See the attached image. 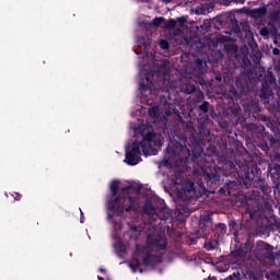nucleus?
<instances>
[{"label": "nucleus", "instance_id": "1", "mask_svg": "<svg viewBox=\"0 0 280 280\" xmlns=\"http://www.w3.org/2000/svg\"><path fill=\"white\" fill-rule=\"evenodd\" d=\"M121 182L114 179L110 182L109 191L110 195L106 196V208L109 211L107 213L108 220H113L116 215H124V213H129L135 209V202L132 196H130V186H125L121 188L119 194V185Z\"/></svg>", "mask_w": 280, "mask_h": 280}, {"label": "nucleus", "instance_id": "2", "mask_svg": "<svg viewBox=\"0 0 280 280\" xmlns=\"http://www.w3.org/2000/svg\"><path fill=\"white\" fill-rule=\"evenodd\" d=\"M170 62L167 60L161 61L159 66L154 68L153 71L149 72L145 75V81L140 82V91L141 93H145V91H152V88L156 86L163 93L170 91V68L167 65Z\"/></svg>", "mask_w": 280, "mask_h": 280}, {"label": "nucleus", "instance_id": "3", "mask_svg": "<svg viewBox=\"0 0 280 280\" xmlns=\"http://www.w3.org/2000/svg\"><path fill=\"white\" fill-rule=\"evenodd\" d=\"M159 135L154 131L147 132L142 141L133 142L132 149L130 151H126V160L125 163L127 165H139L141 163V150L144 156L150 155V150H152V145H159Z\"/></svg>", "mask_w": 280, "mask_h": 280}, {"label": "nucleus", "instance_id": "4", "mask_svg": "<svg viewBox=\"0 0 280 280\" xmlns=\"http://www.w3.org/2000/svg\"><path fill=\"white\" fill-rule=\"evenodd\" d=\"M246 130L252 133L254 141L258 143L262 152L268 153L277 144L275 136L266 132V127L261 124L249 122L246 125Z\"/></svg>", "mask_w": 280, "mask_h": 280}, {"label": "nucleus", "instance_id": "5", "mask_svg": "<svg viewBox=\"0 0 280 280\" xmlns=\"http://www.w3.org/2000/svg\"><path fill=\"white\" fill-rule=\"evenodd\" d=\"M277 86V78L275 77V73H272V69H267V72L265 77L261 79V88H260V94L259 97L262 100V102L266 104L272 95H275V92L272 91V88Z\"/></svg>", "mask_w": 280, "mask_h": 280}, {"label": "nucleus", "instance_id": "6", "mask_svg": "<svg viewBox=\"0 0 280 280\" xmlns=\"http://www.w3.org/2000/svg\"><path fill=\"white\" fill-rule=\"evenodd\" d=\"M259 168L255 162H245V165L242 166L241 172L238 173L245 187H250V185H253V180H255Z\"/></svg>", "mask_w": 280, "mask_h": 280}, {"label": "nucleus", "instance_id": "7", "mask_svg": "<svg viewBox=\"0 0 280 280\" xmlns=\"http://www.w3.org/2000/svg\"><path fill=\"white\" fill-rule=\"evenodd\" d=\"M247 88H246V81L242 80V77L235 78V86H232L229 91V94L234 97V100H240L243 95H246Z\"/></svg>", "mask_w": 280, "mask_h": 280}, {"label": "nucleus", "instance_id": "8", "mask_svg": "<svg viewBox=\"0 0 280 280\" xmlns=\"http://www.w3.org/2000/svg\"><path fill=\"white\" fill-rule=\"evenodd\" d=\"M147 244L149 246H153V248H158V250H165V248H167V237L163 235H158V236L148 235Z\"/></svg>", "mask_w": 280, "mask_h": 280}, {"label": "nucleus", "instance_id": "9", "mask_svg": "<svg viewBox=\"0 0 280 280\" xmlns=\"http://www.w3.org/2000/svg\"><path fill=\"white\" fill-rule=\"evenodd\" d=\"M257 250L264 259H275V247L264 241L257 243Z\"/></svg>", "mask_w": 280, "mask_h": 280}, {"label": "nucleus", "instance_id": "10", "mask_svg": "<svg viewBox=\"0 0 280 280\" xmlns=\"http://www.w3.org/2000/svg\"><path fill=\"white\" fill-rule=\"evenodd\" d=\"M162 261L163 257L147 253L142 258V266L149 268V266H156V264H162Z\"/></svg>", "mask_w": 280, "mask_h": 280}, {"label": "nucleus", "instance_id": "11", "mask_svg": "<svg viewBox=\"0 0 280 280\" xmlns=\"http://www.w3.org/2000/svg\"><path fill=\"white\" fill-rule=\"evenodd\" d=\"M267 14H268V7L266 5L249 10V16L255 21L266 19Z\"/></svg>", "mask_w": 280, "mask_h": 280}, {"label": "nucleus", "instance_id": "12", "mask_svg": "<svg viewBox=\"0 0 280 280\" xmlns=\"http://www.w3.org/2000/svg\"><path fill=\"white\" fill-rule=\"evenodd\" d=\"M268 174H269L272 183H275L276 185H279V183H280V164H275V165L269 164Z\"/></svg>", "mask_w": 280, "mask_h": 280}, {"label": "nucleus", "instance_id": "13", "mask_svg": "<svg viewBox=\"0 0 280 280\" xmlns=\"http://www.w3.org/2000/svg\"><path fill=\"white\" fill-rule=\"evenodd\" d=\"M185 150H187V148L183 147L179 142H175L174 145L166 148V152L171 154V156H180Z\"/></svg>", "mask_w": 280, "mask_h": 280}, {"label": "nucleus", "instance_id": "14", "mask_svg": "<svg viewBox=\"0 0 280 280\" xmlns=\"http://www.w3.org/2000/svg\"><path fill=\"white\" fill-rule=\"evenodd\" d=\"M165 112H164V117H178V119H183L180 116V112L176 108V106L172 103H166L165 105Z\"/></svg>", "mask_w": 280, "mask_h": 280}, {"label": "nucleus", "instance_id": "15", "mask_svg": "<svg viewBox=\"0 0 280 280\" xmlns=\"http://www.w3.org/2000/svg\"><path fill=\"white\" fill-rule=\"evenodd\" d=\"M159 209L152 205V201H147L143 206V213L147 215H156L159 213Z\"/></svg>", "mask_w": 280, "mask_h": 280}, {"label": "nucleus", "instance_id": "16", "mask_svg": "<svg viewBox=\"0 0 280 280\" xmlns=\"http://www.w3.org/2000/svg\"><path fill=\"white\" fill-rule=\"evenodd\" d=\"M203 177L207 180V183H210L211 185H218L220 183V174L218 173H203Z\"/></svg>", "mask_w": 280, "mask_h": 280}, {"label": "nucleus", "instance_id": "17", "mask_svg": "<svg viewBox=\"0 0 280 280\" xmlns=\"http://www.w3.org/2000/svg\"><path fill=\"white\" fill-rule=\"evenodd\" d=\"M159 220L162 222H167L170 218H172V212L167 210L166 208H160L158 211V214H155Z\"/></svg>", "mask_w": 280, "mask_h": 280}, {"label": "nucleus", "instance_id": "18", "mask_svg": "<svg viewBox=\"0 0 280 280\" xmlns=\"http://www.w3.org/2000/svg\"><path fill=\"white\" fill-rule=\"evenodd\" d=\"M182 189L184 194H196V185L191 180L186 182Z\"/></svg>", "mask_w": 280, "mask_h": 280}, {"label": "nucleus", "instance_id": "19", "mask_svg": "<svg viewBox=\"0 0 280 280\" xmlns=\"http://www.w3.org/2000/svg\"><path fill=\"white\" fill-rule=\"evenodd\" d=\"M205 67H207V63H205V61L202 59H197L195 61V69H196V71H198V73L200 75H202V73H205Z\"/></svg>", "mask_w": 280, "mask_h": 280}, {"label": "nucleus", "instance_id": "20", "mask_svg": "<svg viewBox=\"0 0 280 280\" xmlns=\"http://www.w3.org/2000/svg\"><path fill=\"white\" fill-rule=\"evenodd\" d=\"M222 74L224 84H231V81L233 80V72H231V70H223Z\"/></svg>", "mask_w": 280, "mask_h": 280}, {"label": "nucleus", "instance_id": "21", "mask_svg": "<svg viewBox=\"0 0 280 280\" xmlns=\"http://www.w3.org/2000/svg\"><path fill=\"white\" fill-rule=\"evenodd\" d=\"M211 222V217L210 215H205L199 220V229L205 231L207 224Z\"/></svg>", "mask_w": 280, "mask_h": 280}, {"label": "nucleus", "instance_id": "22", "mask_svg": "<svg viewBox=\"0 0 280 280\" xmlns=\"http://www.w3.org/2000/svg\"><path fill=\"white\" fill-rule=\"evenodd\" d=\"M149 117L153 119H159V106H152L148 109Z\"/></svg>", "mask_w": 280, "mask_h": 280}, {"label": "nucleus", "instance_id": "23", "mask_svg": "<svg viewBox=\"0 0 280 280\" xmlns=\"http://www.w3.org/2000/svg\"><path fill=\"white\" fill-rule=\"evenodd\" d=\"M215 233L219 235H225L226 234V224L224 223H218L214 228Z\"/></svg>", "mask_w": 280, "mask_h": 280}, {"label": "nucleus", "instance_id": "24", "mask_svg": "<svg viewBox=\"0 0 280 280\" xmlns=\"http://www.w3.org/2000/svg\"><path fill=\"white\" fill-rule=\"evenodd\" d=\"M215 246H218V241H208L205 243L206 250H215Z\"/></svg>", "mask_w": 280, "mask_h": 280}, {"label": "nucleus", "instance_id": "25", "mask_svg": "<svg viewBox=\"0 0 280 280\" xmlns=\"http://www.w3.org/2000/svg\"><path fill=\"white\" fill-rule=\"evenodd\" d=\"M221 5H231V3H246V0H220Z\"/></svg>", "mask_w": 280, "mask_h": 280}, {"label": "nucleus", "instance_id": "26", "mask_svg": "<svg viewBox=\"0 0 280 280\" xmlns=\"http://www.w3.org/2000/svg\"><path fill=\"white\" fill-rule=\"evenodd\" d=\"M174 27H176V20H174V19H170L164 24L165 30H174Z\"/></svg>", "mask_w": 280, "mask_h": 280}, {"label": "nucleus", "instance_id": "27", "mask_svg": "<svg viewBox=\"0 0 280 280\" xmlns=\"http://www.w3.org/2000/svg\"><path fill=\"white\" fill-rule=\"evenodd\" d=\"M209 106L210 103L208 101H205L201 105H199V110L203 113V115H207V113H209Z\"/></svg>", "mask_w": 280, "mask_h": 280}, {"label": "nucleus", "instance_id": "28", "mask_svg": "<svg viewBox=\"0 0 280 280\" xmlns=\"http://www.w3.org/2000/svg\"><path fill=\"white\" fill-rule=\"evenodd\" d=\"M141 262H139V260H137L136 264H130L129 268H131V270H133V272H137V270H139L140 273H143V269L140 268Z\"/></svg>", "mask_w": 280, "mask_h": 280}, {"label": "nucleus", "instance_id": "29", "mask_svg": "<svg viewBox=\"0 0 280 280\" xmlns=\"http://www.w3.org/2000/svg\"><path fill=\"white\" fill-rule=\"evenodd\" d=\"M183 89L185 95H191L196 91V85H186Z\"/></svg>", "mask_w": 280, "mask_h": 280}, {"label": "nucleus", "instance_id": "30", "mask_svg": "<svg viewBox=\"0 0 280 280\" xmlns=\"http://www.w3.org/2000/svg\"><path fill=\"white\" fill-rule=\"evenodd\" d=\"M261 121H265L267 128H272V121L266 115L260 116Z\"/></svg>", "mask_w": 280, "mask_h": 280}, {"label": "nucleus", "instance_id": "31", "mask_svg": "<svg viewBox=\"0 0 280 280\" xmlns=\"http://www.w3.org/2000/svg\"><path fill=\"white\" fill-rule=\"evenodd\" d=\"M259 34L260 36H270V34L272 35L269 26L260 28Z\"/></svg>", "mask_w": 280, "mask_h": 280}, {"label": "nucleus", "instance_id": "32", "mask_svg": "<svg viewBox=\"0 0 280 280\" xmlns=\"http://www.w3.org/2000/svg\"><path fill=\"white\" fill-rule=\"evenodd\" d=\"M165 22V18H154L153 19V25L154 27H159V25H161L162 23Z\"/></svg>", "mask_w": 280, "mask_h": 280}, {"label": "nucleus", "instance_id": "33", "mask_svg": "<svg viewBox=\"0 0 280 280\" xmlns=\"http://www.w3.org/2000/svg\"><path fill=\"white\" fill-rule=\"evenodd\" d=\"M176 23H178L179 27H185V23H187V19H185V16L177 18Z\"/></svg>", "mask_w": 280, "mask_h": 280}, {"label": "nucleus", "instance_id": "34", "mask_svg": "<svg viewBox=\"0 0 280 280\" xmlns=\"http://www.w3.org/2000/svg\"><path fill=\"white\" fill-rule=\"evenodd\" d=\"M160 47L161 49H170V43L166 39H161Z\"/></svg>", "mask_w": 280, "mask_h": 280}, {"label": "nucleus", "instance_id": "35", "mask_svg": "<svg viewBox=\"0 0 280 280\" xmlns=\"http://www.w3.org/2000/svg\"><path fill=\"white\" fill-rule=\"evenodd\" d=\"M213 75H214V80H217V82H222V80H224L222 72L214 71Z\"/></svg>", "mask_w": 280, "mask_h": 280}, {"label": "nucleus", "instance_id": "36", "mask_svg": "<svg viewBox=\"0 0 280 280\" xmlns=\"http://www.w3.org/2000/svg\"><path fill=\"white\" fill-rule=\"evenodd\" d=\"M225 280H240V272L230 275Z\"/></svg>", "mask_w": 280, "mask_h": 280}, {"label": "nucleus", "instance_id": "37", "mask_svg": "<svg viewBox=\"0 0 280 280\" xmlns=\"http://www.w3.org/2000/svg\"><path fill=\"white\" fill-rule=\"evenodd\" d=\"M232 32H234V34H242V28H240V26L237 24H235L232 27Z\"/></svg>", "mask_w": 280, "mask_h": 280}, {"label": "nucleus", "instance_id": "38", "mask_svg": "<svg viewBox=\"0 0 280 280\" xmlns=\"http://www.w3.org/2000/svg\"><path fill=\"white\" fill-rule=\"evenodd\" d=\"M180 213H189V206L185 205L182 208H179Z\"/></svg>", "mask_w": 280, "mask_h": 280}, {"label": "nucleus", "instance_id": "39", "mask_svg": "<svg viewBox=\"0 0 280 280\" xmlns=\"http://www.w3.org/2000/svg\"><path fill=\"white\" fill-rule=\"evenodd\" d=\"M237 226V222L235 220H232L229 222L230 231H233Z\"/></svg>", "mask_w": 280, "mask_h": 280}, {"label": "nucleus", "instance_id": "40", "mask_svg": "<svg viewBox=\"0 0 280 280\" xmlns=\"http://www.w3.org/2000/svg\"><path fill=\"white\" fill-rule=\"evenodd\" d=\"M248 45L252 47V49H255V47H257V42H255V39L252 38V40L248 42Z\"/></svg>", "mask_w": 280, "mask_h": 280}, {"label": "nucleus", "instance_id": "41", "mask_svg": "<svg viewBox=\"0 0 280 280\" xmlns=\"http://www.w3.org/2000/svg\"><path fill=\"white\" fill-rule=\"evenodd\" d=\"M273 226H276V229H277L278 231H280V220H279V219H275Z\"/></svg>", "mask_w": 280, "mask_h": 280}, {"label": "nucleus", "instance_id": "42", "mask_svg": "<svg viewBox=\"0 0 280 280\" xmlns=\"http://www.w3.org/2000/svg\"><path fill=\"white\" fill-rule=\"evenodd\" d=\"M130 231H132V233H139V228L137 225H130Z\"/></svg>", "mask_w": 280, "mask_h": 280}, {"label": "nucleus", "instance_id": "43", "mask_svg": "<svg viewBox=\"0 0 280 280\" xmlns=\"http://www.w3.org/2000/svg\"><path fill=\"white\" fill-rule=\"evenodd\" d=\"M13 198H14V200H21L22 196H21V194L15 192V194L13 195Z\"/></svg>", "mask_w": 280, "mask_h": 280}, {"label": "nucleus", "instance_id": "44", "mask_svg": "<svg viewBox=\"0 0 280 280\" xmlns=\"http://www.w3.org/2000/svg\"><path fill=\"white\" fill-rule=\"evenodd\" d=\"M243 62H244V65H246V62H247V65H250V60H248L247 56L243 57Z\"/></svg>", "mask_w": 280, "mask_h": 280}, {"label": "nucleus", "instance_id": "45", "mask_svg": "<svg viewBox=\"0 0 280 280\" xmlns=\"http://www.w3.org/2000/svg\"><path fill=\"white\" fill-rule=\"evenodd\" d=\"M272 54H273V56H279V54H280L279 48H273Z\"/></svg>", "mask_w": 280, "mask_h": 280}, {"label": "nucleus", "instance_id": "46", "mask_svg": "<svg viewBox=\"0 0 280 280\" xmlns=\"http://www.w3.org/2000/svg\"><path fill=\"white\" fill-rule=\"evenodd\" d=\"M276 67H277V69L280 70V58H279L278 63L276 65Z\"/></svg>", "mask_w": 280, "mask_h": 280}, {"label": "nucleus", "instance_id": "47", "mask_svg": "<svg viewBox=\"0 0 280 280\" xmlns=\"http://www.w3.org/2000/svg\"><path fill=\"white\" fill-rule=\"evenodd\" d=\"M100 272H106V269L100 268Z\"/></svg>", "mask_w": 280, "mask_h": 280}, {"label": "nucleus", "instance_id": "48", "mask_svg": "<svg viewBox=\"0 0 280 280\" xmlns=\"http://www.w3.org/2000/svg\"><path fill=\"white\" fill-rule=\"evenodd\" d=\"M200 97H201V100H205V94L201 93V94H200Z\"/></svg>", "mask_w": 280, "mask_h": 280}, {"label": "nucleus", "instance_id": "49", "mask_svg": "<svg viewBox=\"0 0 280 280\" xmlns=\"http://www.w3.org/2000/svg\"><path fill=\"white\" fill-rule=\"evenodd\" d=\"M97 279H98V280H104V278H103V277H100V276L97 277Z\"/></svg>", "mask_w": 280, "mask_h": 280}, {"label": "nucleus", "instance_id": "50", "mask_svg": "<svg viewBox=\"0 0 280 280\" xmlns=\"http://www.w3.org/2000/svg\"><path fill=\"white\" fill-rule=\"evenodd\" d=\"M187 153H188V156H189V155H190V154H189V150H187Z\"/></svg>", "mask_w": 280, "mask_h": 280}]
</instances>
